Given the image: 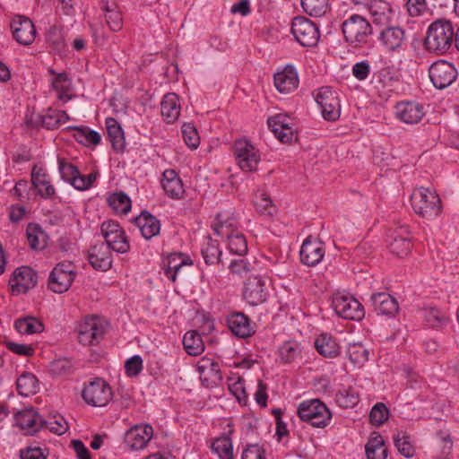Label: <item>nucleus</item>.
Segmentation results:
<instances>
[{"mask_svg":"<svg viewBox=\"0 0 459 459\" xmlns=\"http://www.w3.org/2000/svg\"><path fill=\"white\" fill-rule=\"evenodd\" d=\"M454 36L455 31L451 22L440 19L429 25L424 46L430 53L443 55L452 48Z\"/></svg>","mask_w":459,"mask_h":459,"instance_id":"f257e3e1","label":"nucleus"},{"mask_svg":"<svg viewBox=\"0 0 459 459\" xmlns=\"http://www.w3.org/2000/svg\"><path fill=\"white\" fill-rule=\"evenodd\" d=\"M414 212L427 220H432L442 212V204L437 192L429 187H418L411 195Z\"/></svg>","mask_w":459,"mask_h":459,"instance_id":"f03ea898","label":"nucleus"},{"mask_svg":"<svg viewBox=\"0 0 459 459\" xmlns=\"http://www.w3.org/2000/svg\"><path fill=\"white\" fill-rule=\"evenodd\" d=\"M342 30L345 40L355 48L366 44L372 33L370 23L359 14H352L345 20Z\"/></svg>","mask_w":459,"mask_h":459,"instance_id":"7ed1b4c3","label":"nucleus"},{"mask_svg":"<svg viewBox=\"0 0 459 459\" xmlns=\"http://www.w3.org/2000/svg\"><path fill=\"white\" fill-rule=\"evenodd\" d=\"M298 415L301 420L321 429L326 427L332 418L329 409L318 399L302 402L298 407Z\"/></svg>","mask_w":459,"mask_h":459,"instance_id":"20e7f679","label":"nucleus"},{"mask_svg":"<svg viewBox=\"0 0 459 459\" xmlns=\"http://www.w3.org/2000/svg\"><path fill=\"white\" fill-rule=\"evenodd\" d=\"M82 397L83 401L93 407L106 406L113 397L111 386L104 379L96 377L85 384Z\"/></svg>","mask_w":459,"mask_h":459,"instance_id":"39448f33","label":"nucleus"},{"mask_svg":"<svg viewBox=\"0 0 459 459\" xmlns=\"http://www.w3.org/2000/svg\"><path fill=\"white\" fill-rule=\"evenodd\" d=\"M233 152L241 170L253 172L260 161L259 151L247 140L239 139L234 143Z\"/></svg>","mask_w":459,"mask_h":459,"instance_id":"423d86ee","label":"nucleus"},{"mask_svg":"<svg viewBox=\"0 0 459 459\" xmlns=\"http://www.w3.org/2000/svg\"><path fill=\"white\" fill-rule=\"evenodd\" d=\"M332 305L335 313L344 319L359 321L365 316L363 306L352 296L335 293Z\"/></svg>","mask_w":459,"mask_h":459,"instance_id":"0eeeda50","label":"nucleus"},{"mask_svg":"<svg viewBox=\"0 0 459 459\" xmlns=\"http://www.w3.org/2000/svg\"><path fill=\"white\" fill-rule=\"evenodd\" d=\"M291 32L296 40L303 47H314L319 40L316 25L306 17H295L291 23Z\"/></svg>","mask_w":459,"mask_h":459,"instance_id":"6e6552de","label":"nucleus"},{"mask_svg":"<svg viewBox=\"0 0 459 459\" xmlns=\"http://www.w3.org/2000/svg\"><path fill=\"white\" fill-rule=\"evenodd\" d=\"M455 66L447 61L438 60L429 68V76L435 88L438 90L450 86L457 78Z\"/></svg>","mask_w":459,"mask_h":459,"instance_id":"1a4fd4ad","label":"nucleus"},{"mask_svg":"<svg viewBox=\"0 0 459 459\" xmlns=\"http://www.w3.org/2000/svg\"><path fill=\"white\" fill-rule=\"evenodd\" d=\"M105 332V324L100 317H87L79 325L78 340L83 345H97L103 339Z\"/></svg>","mask_w":459,"mask_h":459,"instance_id":"9d476101","label":"nucleus"},{"mask_svg":"<svg viewBox=\"0 0 459 459\" xmlns=\"http://www.w3.org/2000/svg\"><path fill=\"white\" fill-rule=\"evenodd\" d=\"M315 100L320 106L322 116L325 120L336 121L341 115V105L336 91L329 87H322L318 90Z\"/></svg>","mask_w":459,"mask_h":459,"instance_id":"9b49d317","label":"nucleus"},{"mask_svg":"<svg viewBox=\"0 0 459 459\" xmlns=\"http://www.w3.org/2000/svg\"><path fill=\"white\" fill-rule=\"evenodd\" d=\"M388 247L398 257L407 256L411 250V236L407 226H399L388 235Z\"/></svg>","mask_w":459,"mask_h":459,"instance_id":"f8f14e48","label":"nucleus"},{"mask_svg":"<svg viewBox=\"0 0 459 459\" xmlns=\"http://www.w3.org/2000/svg\"><path fill=\"white\" fill-rule=\"evenodd\" d=\"M196 367L204 386L210 388L217 386L222 382L220 364L214 359L203 357L198 360Z\"/></svg>","mask_w":459,"mask_h":459,"instance_id":"ddd939ff","label":"nucleus"},{"mask_svg":"<svg viewBox=\"0 0 459 459\" xmlns=\"http://www.w3.org/2000/svg\"><path fill=\"white\" fill-rule=\"evenodd\" d=\"M14 39L23 46L31 45L36 38V28L31 20L26 16L15 15L11 22Z\"/></svg>","mask_w":459,"mask_h":459,"instance_id":"4468645a","label":"nucleus"},{"mask_svg":"<svg viewBox=\"0 0 459 459\" xmlns=\"http://www.w3.org/2000/svg\"><path fill=\"white\" fill-rule=\"evenodd\" d=\"M243 298L251 306H257L267 299V288L264 280L259 276H250L245 281Z\"/></svg>","mask_w":459,"mask_h":459,"instance_id":"2eb2a0df","label":"nucleus"},{"mask_svg":"<svg viewBox=\"0 0 459 459\" xmlns=\"http://www.w3.org/2000/svg\"><path fill=\"white\" fill-rule=\"evenodd\" d=\"M37 278V273L33 269L29 266H21L13 272L9 284L13 292L25 293L36 286Z\"/></svg>","mask_w":459,"mask_h":459,"instance_id":"dca6fc26","label":"nucleus"},{"mask_svg":"<svg viewBox=\"0 0 459 459\" xmlns=\"http://www.w3.org/2000/svg\"><path fill=\"white\" fill-rule=\"evenodd\" d=\"M153 436V429L150 425H135L125 434L124 441L131 450L143 449Z\"/></svg>","mask_w":459,"mask_h":459,"instance_id":"f3484780","label":"nucleus"},{"mask_svg":"<svg viewBox=\"0 0 459 459\" xmlns=\"http://www.w3.org/2000/svg\"><path fill=\"white\" fill-rule=\"evenodd\" d=\"M88 261L98 271L107 272L112 266V254L103 242L97 243L88 250Z\"/></svg>","mask_w":459,"mask_h":459,"instance_id":"a211bd4d","label":"nucleus"},{"mask_svg":"<svg viewBox=\"0 0 459 459\" xmlns=\"http://www.w3.org/2000/svg\"><path fill=\"white\" fill-rule=\"evenodd\" d=\"M15 421L26 435H34L44 427V419L31 408L18 411L15 414Z\"/></svg>","mask_w":459,"mask_h":459,"instance_id":"6ab92c4d","label":"nucleus"},{"mask_svg":"<svg viewBox=\"0 0 459 459\" xmlns=\"http://www.w3.org/2000/svg\"><path fill=\"white\" fill-rule=\"evenodd\" d=\"M300 261L307 266H315L325 255L323 243L311 236L307 237L300 248Z\"/></svg>","mask_w":459,"mask_h":459,"instance_id":"aec40b11","label":"nucleus"},{"mask_svg":"<svg viewBox=\"0 0 459 459\" xmlns=\"http://www.w3.org/2000/svg\"><path fill=\"white\" fill-rule=\"evenodd\" d=\"M268 126L281 143H290L294 138L291 118L285 114H276L268 118Z\"/></svg>","mask_w":459,"mask_h":459,"instance_id":"412c9836","label":"nucleus"},{"mask_svg":"<svg viewBox=\"0 0 459 459\" xmlns=\"http://www.w3.org/2000/svg\"><path fill=\"white\" fill-rule=\"evenodd\" d=\"M274 86L281 93H290L299 86V76L292 65H286L282 71L274 74Z\"/></svg>","mask_w":459,"mask_h":459,"instance_id":"4be33fe9","label":"nucleus"},{"mask_svg":"<svg viewBox=\"0 0 459 459\" xmlns=\"http://www.w3.org/2000/svg\"><path fill=\"white\" fill-rule=\"evenodd\" d=\"M31 184L37 194L44 199H48L56 194V190L48 179V175L43 168L34 165L31 171Z\"/></svg>","mask_w":459,"mask_h":459,"instance_id":"5701e85b","label":"nucleus"},{"mask_svg":"<svg viewBox=\"0 0 459 459\" xmlns=\"http://www.w3.org/2000/svg\"><path fill=\"white\" fill-rule=\"evenodd\" d=\"M422 105L408 101L396 105V116L406 124H417L424 116Z\"/></svg>","mask_w":459,"mask_h":459,"instance_id":"b1692460","label":"nucleus"},{"mask_svg":"<svg viewBox=\"0 0 459 459\" xmlns=\"http://www.w3.org/2000/svg\"><path fill=\"white\" fill-rule=\"evenodd\" d=\"M135 225L139 228L142 236L145 239H151L160 231V221L147 211H143L134 219Z\"/></svg>","mask_w":459,"mask_h":459,"instance_id":"393cba45","label":"nucleus"},{"mask_svg":"<svg viewBox=\"0 0 459 459\" xmlns=\"http://www.w3.org/2000/svg\"><path fill=\"white\" fill-rule=\"evenodd\" d=\"M227 322L232 333L240 338L249 337L255 333L250 325L249 318L244 313L235 312L230 314Z\"/></svg>","mask_w":459,"mask_h":459,"instance_id":"a878e982","label":"nucleus"},{"mask_svg":"<svg viewBox=\"0 0 459 459\" xmlns=\"http://www.w3.org/2000/svg\"><path fill=\"white\" fill-rule=\"evenodd\" d=\"M378 39L388 51H394L402 47L405 32L400 27H388L381 31Z\"/></svg>","mask_w":459,"mask_h":459,"instance_id":"bb28decb","label":"nucleus"},{"mask_svg":"<svg viewBox=\"0 0 459 459\" xmlns=\"http://www.w3.org/2000/svg\"><path fill=\"white\" fill-rule=\"evenodd\" d=\"M161 185L165 193L173 199L181 198L185 192L182 180L173 169L163 172Z\"/></svg>","mask_w":459,"mask_h":459,"instance_id":"cd10ccee","label":"nucleus"},{"mask_svg":"<svg viewBox=\"0 0 459 459\" xmlns=\"http://www.w3.org/2000/svg\"><path fill=\"white\" fill-rule=\"evenodd\" d=\"M180 104L176 93H167L160 103V112L168 124L176 122L180 115Z\"/></svg>","mask_w":459,"mask_h":459,"instance_id":"c85d7f7f","label":"nucleus"},{"mask_svg":"<svg viewBox=\"0 0 459 459\" xmlns=\"http://www.w3.org/2000/svg\"><path fill=\"white\" fill-rule=\"evenodd\" d=\"M371 300L376 311L382 315L392 316L399 309L396 299L385 292L373 294Z\"/></svg>","mask_w":459,"mask_h":459,"instance_id":"c756f323","label":"nucleus"},{"mask_svg":"<svg viewBox=\"0 0 459 459\" xmlns=\"http://www.w3.org/2000/svg\"><path fill=\"white\" fill-rule=\"evenodd\" d=\"M367 8L375 24L384 25L390 22L392 9L388 2L385 0H373Z\"/></svg>","mask_w":459,"mask_h":459,"instance_id":"7c9ffc66","label":"nucleus"},{"mask_svg":"<svg viewBox=\"0 0 459 459\" xmlns=\"http://www.w3.org/2000/svg\"><path fill=\"white\" fill-rule=\"evenodd\" d=\"M106 127L112 148L117 152H123L126 147V141L119 123L113 117H108L106 119Z\"/></svg>","mask_w":459,"mask_h":459,"instance_id":"2f4dec72","label":"nucleus"},{"mask_svg":"<svg viewBox=\"0 0 459 459\" xmlns=\"http://www.w3.org/2000/svg\"><path fill=\"white\" fill-rule=\"evenodd\" d=\"M368 459H386L387 448L382 436L378 432H372L365 446Z\"/></svg>","mask_w":459,"mask_h":459,"instance_id":"473e14b6","label":"nucleus"},{"mask_svg":"<svg viewBox=\"0 0 459 459\" xmlns=\"http://www.w3.org/2000/svg\"><path fill=\"white\" fill-rule=\"evenodd\" d=\"M186 264H192V262L188 257L181 253L170 254L168 256L167 263L165 264V275L172 281H176L178 273L182 266Z\"/></svg>","mask_w":459,"mask_h":459,"instance_id":"72a5a7b5","label":"nucleus"},{"mask_svg":"<svg viewBox=\"0 0 459 459\" xmlns=\"http://www.w3.org/2000/svg\"><path fill=\"white\" fill-rule=\"evenodd\" d=\"M317 352L325 358H334L340 353L336 341L328 334H320L315 341Z\"/></svg>","mask_w":459,"mask_h":459,"instance_id":"f704fd0d","label":"nucleus"},{"mask_svg":"<svg viewBox=\"0 0 459 459\" xmlns=\"http://www.w3.org/2000/svg\"><path fill=\"white\" fill-rule=\"evenodd\" d=\"M201 254L206 264H216L221 261V251L219 247L217 240L211 237L205 238L202 247Z\"/></svg>","mask_w":459,"mask_h":459,"instance_id":"c9c22d12","label":"nucleus"},{"mask_svg":"<svg viewBox=\"0 0 459 459\" xmlns=\"http://www.w3.org/2000/svg\"><path fill=\"white\" fill-rule=\"evenodd\" d=\"M16 388L22 396L28 397L37 393L39 382L37 377L29 372L22 373L16 381Z\"/></svg>","mask_w":459,"mask_h":459,"instance_id":"e433bc0d","label":"nucleus"},{"mask_svg":"<svg viewBox=\"0 0 459 459\" xmlns=\"http://www.w3.org/2000/svg\"><path fill=\"white\" fill-rule=\"evenodd\" d=\"M184 349L190 356H198L204 351L201 335L195 330L188 331L183 337Z\"/></svg>","mask_w":459,"mask_h":459,"instance_id":"4c0bfd02","label":"nucleus"},{"mask_svg":"<svg viewBox=\"0 0 459 459\" xmlns=\"http://www.w3.org/2000/svg\"><path fill=\"white\" fill-rule=\"evenodd\" d=\"M102 9L105 12V19L108 26L112 31H118L122 29L123 18L121 12L115 3H103Z\"/></svg>","mask_w":459,"mask_h":459,"instance_id":"58836bf2","label":"nucleus"},{"mask_svg":"<svg viewBox=\"0 0 459 459\" xmlns=\"http://www.w3.org/2000/svg\"><path fill=\"white\" fill-rule=\"evenodd\" d=\"M72 129L74 132V138L77 143L85 146L98 145L100 143L101 136L98 132L91 130L87 126H74Z\"/></svg>","mask_w":459,"mask_h":459,"instance_id":"ea45409f","label":"nucleus"},{"mask_svg":"<svg viewBox=\"0 0 459 459\" xmlns=\"http://www.w3.org/2000/svg\"><path fill=\"white\" fill-rule=\"evenodd\" d=\"M74 278L68 274L52 272L48 278V288L55 293H64L71 287Z\"/></svg>","mask_w":459,"mask_h":459,"instance_id":"a19ab883","label":"nucleus"},{"mask_svg":"<svg viewBox=\"0 0 459 459\" xmlns=\"http://www.w3.org/2000/svg\"><path fill=\"white\" fill-rule=\"evenodd\" d=\"M217 222L213 226L215 233L221 238H228L238 230V222L235 217L223 218L222 214L216 217Z\"/></svg>","mask_w":459,"mask_h":459,"instance_id":"79ce46f5","label":"nucleus"},{"mask_svg":"<svg viewBox=\"0 0 459 459\" xmlns=\"http://www.w3.org/2000/svg\"><path fill=\"white\" fill-rule=\"evenodd\" d=\"M14 325L16 330L23 334L39 333L44 330L42 322L33 316L17 319Z\"/></svg>","mask_w":459,"mask_h":459,"instance_id":"37998d69","label":"nucleus"},{"mask_svg":"<svg viewBox=\"0 0 459 459\" xmlns=\"http://www.w3.org/2000/svg\"><path fill=\"white\" fill-rule=\"evenodd\" d=\"M335 402L342 408H352L359 402V393L351 386L343 387L335 394Z\"/></svg>","mask_w":459,"mask_h":459,"instance_id":"c03bdc74","label":"nucleus"},{"mask_svg":"<svg viewBox=\"0 0 459 459\" xmlns=\"http://www.w3.org/2000/svg\"><path fill=\"white\" fill-rule=\"evenodd\" d=\"M211 448L220 459H233V447L231 439L226 436L216 438Z\"/></svg>","mask_w":459,"mask_h":459,"instance_id":"a18cd8bd","label":"nucleus"},{"mask_svg":"<svg viewBox=\"0 0 459 459\" xmlns=\"http://www.w3.org/2000/svg\"><path fill=\"white\" fill-rule=\"evenodd\" d=\"M58 169L62 179L69 182L74 188H76L75 181L80 178V171L77 167L68 162L65 158H58Z\"/></svg>","mask_w":459,"mask_h":459,"instance_id":"49530a36","label":"nucleus"},{"mask_svg":"<svg viewBox=\"0 0 459 459\" xmlns=\"http://www.w3.org/2000/svg\"><path fill=\"white\" fill-rule=\"evenodd\" d=\"M108 205L117 212L126 214L131 210V200L123 193H115L108 198Z\"/></svg>","mask_w":459,"mask_h":459,"instance_id":"de8ad7c7","label":"nucleus"},{"mask_svg":"<svg viewBox=\"0 0 459 459\" xmlns=\"http://www.w3.org/2000/svg\"><path fill=\"white\" fill-rule=\"evenodd\" d=\"M104 243L109 247L110 250L112 249L122 254L128 252L130 248L123 229L117 232V234H112L109 238H106Z\"/></svg>","mask_w":459,"mask_h":459,"instance_id":"09e8293b","label":"nucleus"},{"mask_svg":"<svg viewBox=\"0 0 459 459\" xmlns=\"http://www.w3.org/2000/svg\"><path fill=\"white\" fill-rule=\"evenodd\" d=\"M303 10L310 16L322 17L329 7L328 0H301Z\"/></svg>","mask_w":459,"mask_h":459,"instance_id":"8fccbe9b","label":"nucleus"},{"mask_svg":"<svg viewBox=\"0 0 459 459\" xmlns=\"http://www.w3.org/2000/svg\"><path fill=\"white\" fill-rule=\"evenodd\" d=\"M394 446L398 452L406 458H411L415 455L414 446L410 441V437L405 432L399 431L394 436Z\"/></svg>","mask_w":459,"mask_h":459,"instance_id":"3c124183","label":"nucleus"},{"mask_svg":"<svg viewBox=\"0 0 459 459\" xmlns=\"http://www.w3.org/2000/svg\"><path fill=\"white\" fill-rule=\"evenodd\" d=\"M229 242V249L238 255H244L247 252V243L243 233L236 231L226 238Z\"/></svg>","mask_w":459,"mask_h":459,"instance_id":"603ef678","label":"nucleus"},{"mask_svg":"<svg viewBox=\"0 0 459 459\" xmlns=\"http://www.w3.org/2000/svg\"><path fill=\"white\" fill-rule=\"evenodd\" d=\"M424 318L427 324L432 328H437L446 325L448 321L445 312L436 308L429 307L424 310Z\"/></svg>","mask_w":459,"mask_h":459,"instance_id":"864d4df0","label":"nucleus"},{"mask_svg":"<svg viewBox=\"0 0 459 459\" xmlns=\"http://www.w3.org/2000/svg\"><path fill=\"white\" fill-rule=\"evenodd\" d=\"M52 86L57 92V97L59 100L67 101L70 100L69 91H70V82L68 81V77L66 74L61 73L57 74L56 78L52 82Z\"/></svg>","mask_w":459,"mask_h":459,"instance_id":"5fc2aeb1","label":"nucleus"},{"mask_svg":"<svg viewBox=\"0 0 459 459\" xmlns=\"http://www.w3.org/2000/svg\"><path fill=\"white\" fill-rule=\"evenodd\" d=\"M389 416V410L383 403H376L370 411L369 420L372 425L379 427L383 425Z\"/></svg>","mask_w":459,"mask_h":459,"instance_id":"6e6d98bb","label":"nucleus"},{"mask_svg":"<svg viewBox=\"0 0 459 459\" xmlns=\"http://www.w3.org/2000/svg\"><path fill=\"white\" fill-rule=\"evenodd\" d=\"M181 131L186 144L191 149H196L200 144V137L195 126L191 123H185Z\"/></svg>","mask_w":459,"mask_h":459,"instance_id":"4d7b16f0","label":"nucleus"},{"mask_svg":"<svg viewBox=\"0 0 459 459\" xmlns=\"http://www.w3.org/2000/svg\"><path fill=\"white\" fill-rule=\"evenodd\" d=\"M27 239L29 246L33 250H41L45 247V244L39 241V237L43 235V231L39 227L29 224L26 229Z\"/></svg>","mask_w":459,"mask_h":459,"instance_id":"13d9d810","label":"nucleus"},{"mask_svg":"<svg viewBox=\"0 0 459 459\" xmlns=\"http://www.w3.org/2000/svg\"><path fill=\"white\" fill-rule=\"evenodd\" d=\"M373 78L376 79L383 88L392 86L394 82L398 81V77L394 74L393 69L390 66L383 67L374 73Z\"/></svg>","mask_w":459,"mask_h":459,"instance_id":"bf43d9fd","label":"nucleus"},{"mask_svg":"<svg viewBox=\"0 0 459 459\" xmlns=\"http://www.w3.org/2000/svg\"><path fill=\"white\" fill-rule=\"evenodd\" d=\"M281 359L285 363L292 362L299 354V349L297 343L287 342L279 349Z\"/></svg>","mask_w":459,"mask_h":459,"instance_id":"052dcab7","label":"nucleus"},{"mask_svg":"<svg viewBox=\"0 0 459 459\" xmlns=\"http://www.w3.org/2000/svg\"><path fill=\"white\" fill-rule=\"evenodd\" d=\"M350 359L353 364H362L368 360V351L361 345L353 344L348 351Z\"/></svg>","mask_w":459,"mask_h":459,"instance_id":"680f3d73","label":"nucleus"},{"mask_svg":"<svg viewBox=\"0 0 459 459\" xmlns=\"http://www.w3.org/2000/svg\"><path fill=\"white\" fill-rule=\"evenodd\" d=\"M125 369L128 377H137L143 370V359L141 356L134 355L128 359L126 361Z\"/></svg>","mask_w":459,"mask_h":459,"instance_id":"e2e57ef3","label":"nucleus"},{"mask_svg":"<svg viewBox=\"0 0 459 459\" xmlns=\"http://www.w3.org/2000/svg\"><path fill=\"white\" fill-rule=\"evenodd\" d=\"M48 452L39 446H27L20 452L21 459H47Z\"/></svg>","mask_w":459,"mask_h":459,"instance_id":"0e129e2a","label":"nucleus"},{"mask_svg":"<svg viewBox=\"0 0 459 459\" xmlns=\"http://www.w3.org/2000/svg\"><path fill=\"white\" fill-rule=\"evenodd\" d=\"M47 41L56 49H62L65 46L64 39L60 30L54 26L51 27L47 34Z\"/></svg>","mask_w":459,"mask_h":459,"instance_id":"69168bd1","label":"nucleus"},{"mask_svg":"<svg viewBox=\"0 0 459 459\" xmlns=\"http://www.w3.org/2000/svg\"><path fill=\"white\" fill-rule=\"evenodd\" d=\"M241 459H266L265 450L259 445H249L243 451Z\"/></svg>","mask_w":459,"mask_h":459,"instance_id":"338daca9","label":"nucleus"},{"mask_svg":"<svg viewBox=\"0 0 459 459\" xmlns=\"http://www.w3.org/2000/svg\"><path fill=\"white\" fill-rule=\"evenodd\" d=\"M229 390L240 403H247V394L246 393L243 381L238 379L233 384L229 385Z\"/></svg>","mask_w":459,"mask_h":459,"instance_id":"774afa93","label":"nucleus"}]
</instances>
